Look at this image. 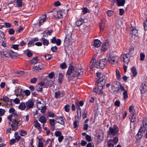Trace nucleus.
<instances>
[{
	"mask_svg": "<svg viewBox=\"0 0 147 147\" xmlns=\"http://www.w3.org/2000/svg\"><path fill=\"white\" fill-rule=\"evenodd\" d=\"M96 85H100L104 86L107 79V77L100 72L98 71L96 73Z\"/></svg>",
	"mask_w": 147,
	"mask_h": 147,
	"instance_id": "f257e3e1",
	"label": "nucleus"
},
{
	"mask_svg": "<svg viewBox=\"0 0 147 147\" xmlns=\"http://www.w3.org/2000/svg\"><path fill=\"white\" fill-rule=\"evenodd\" d=\"M118 57L112 53L110 54L108 56L107 60L109 63L111 64L115 65L118 61Z\"/></svg>",
	"mask_w": 147,
	"mask_h": 147,
	"instance_id": "f03ea898",
	"label": "nucleus"
},
{
	"mask_svg": "<svg viewBox=\"0 0 147 147\" xmlns=\"http://www.w3.org/2000/svg\"><path fill=\"white\" fill-rule=\"evenodd\" d=\"M72 32V29L69 28L67 30L66 36L64 40V44L66 45L69 44L70 41L71 39V35Z\"/></svg>",
	"mask_w": 147,
	"mask_h": 147,
	"instance_id": "7ed1b4c3",
	"label": "nucleus"
},
{
	"mask_svg": "<svg viewBox=\"0 0 147 147\" xmlns=\"http://www.w3.org/2000/svg\"><path fill=\"white\" fill-rule=\"evenodd\" d=\"M119 133V128L115 125L113 127H110L108 131V134L109 135H112L113 136L116 135Z\"/></svg>",
	"mask_w": 147,
	"mask_h": 147,
	"instance_id": "20e7f679",
	"label": "nucleus"
},
{
	"mask_svg": "<svg viewBox=\"0 0 147 147\" xmlns=\"http://www.w3.org/2000/svg\"><path fill=\"white\" fill-rule=\"evenodd\" d=\"M65 12H66V11L64 9L60 10L58 11H55L54 12L53 15L56 18H61L63 16H65Z\"/></svg>",
	"mask_w": 147,
	"mask_h": 147,
	"instance_id": "39448f33",
	"label": "nucleus"
},
{
	"mask_svg": "<svg viewBox=\"0 0 147 147\" xmlns=\"http://www.w3.org/2000/svg\"><path fill=\"white\" fill-rule=\"evenodd\" d=\"M36 105L37 107L39 110H41L42 113H44L45 112L46 107L41 101H37Z\"/></svg>",
	"mask_w": 147,
	"mask_h": 147,
	"instance_id": "423d86ee",
	"label": "nucleus"
},
{
	"mask_svg": "<svg viewBox=\"0 0 147 147\" xmlns=\"http://www.w3.org/2000/svg\"><path fill=\"white\" fill-rule=\"evenodd\" d=\"M0 56L3 58L10 57V55L9 53V50L6 49L3 51L1 49L0 47Z\"/></svg>",
	"mask_w": 147,
	"mask_h": 147,
	"instance_id": "0eeeda50",
	"label": "nucleus"
},
{
	"mask_svg": "<svg viewBox=\"0 0 147 147\" xmlns=\"http://www.w3.org/2000/svg\"><path fill=\"white\" fill-rule=\"evenodd\" d=\"M130 56L128 54H125L122 55L121 56V59L123 62L127 64L128 63L130 59Z\"/></svg>",
	"mask_w": 147,
	"mask_h": 147,
	"instance_id": "6e6552de",
	"label": "nucleus"
},
{
	"mask_svg": "<svg viewBox=\"0 0 147 147\" xmlns=\"http://www.w3.org/2000/svg\"><path fill=\"white\" fill-rule=\"evenodd\" d=\"M84 69H83L76 68L75 69V72L74 73V77L78 76L79 77L82 75L83 74Z\"/></svg>",
	"mask_w": 147,
	"mask_h": 147,
	"instance_id": "1a4fd4ad",
	"label": "nucleus"
},
{
	"mask_svg": "<svg viewBox=\"0 0 147 147\" xmlns=\"http://www.w3.org/2000/svg\"><path fill=\"white\" fill-rule=\"evenodd\" d=\"M97 63L98 66V67L103 68L107 64V61L105 59L100 60L99 61L97 62Z\"/></svg>",
	"mask_w": 147,
	"mask_h": 147,
	"instance_id": "9d476101",
	"label": "nucleus"
},
{
	"mask_svg": "<svg viewBox=\"0 0 147 147\" xmlns=\"http://www.w3.org/2000/svg\"><path fill=\"white\" fill-rule=\"evenodd\" d=\"M145 129L144 127H141L139 129V131L136 136V138L137 140H139L141 139L142 137L143 133L142 131L144 132L145 131Z\"/></svg>",
	"mask_w": 147,
	"mask_h": 147,
	"instance_id": "9b49d317",
	"label": "nucleus"
},
{
	"mask_svg": "<svg viewBox=\"0 0 147 147\" xmlns=\"http://www.w3.org/2000/svg\"><path fill=\"white\" fill-rule=\"evenodd\" d=\"M19 122L16 119H13L12 123L11 125L12 130L15 131L16 130L18 127Z\"/></svg>",
	"mask_w": 147,
	"mask_h": 147,
	"instance_id": "f8f14e48",
	"label": "nucleus"
},
{
	"mask_svg": "<svg viewBox=\"0 0 147 147\" xmlns=\"http://www.w3.org/2000/svg\"><path fill=\"white\" fill-rule=\"evenodd\" d=\"M98 86L97 88H95L94 89V91L96 93L100 94L103 93L102 89L104 86H102L100 85H96Z\"/></svg>",
	"mask_w": 147,
	"mask_h": 147,
	"instance_id": "ddd939ff",
	"label": "nucleus"
},
{
	"mask_svg": "<svg viewBox=\"0 0 147 147\" xmlns=\"http://www.w3.org/2000/svg\"><path fill=\"white\" fill-rule=\"evenodd\" d=\"M76 68H75L72 65L70 66L68 68V69L67 71L66 75H69L71 73L73 74V76H74V73L75 72V69Z\"/></svg>",
	"mask_w": 147,
	"mask_h": 147,
	"instance_id": "4468645a",
	"label": "nucleus"
},
{
	"mask_svg": "<svg viewBox=\"0 0 147 147\" xmlns=\"http://www.w3.org/2000/svg\"><path fill=\"white\" fill-rule=\"evenodd\" d=\"M15 93L17 96L18 95H23V91L18 87L16 88L15 90Z\"/></svg>",
	"mask_w": 147,
	"mask_h": 147,
	"instance_id": "2eb2a0df",
	"label": "nucleus"
},
{
	"mask_svg": "<svg viewBox=\"0 0 147 147\" xmlns=\"http://www.w3.org/2000/svg\"><path fill=\"white\" fill-rule=\"evenodd\" d=\"M109 40H106L103 44L101 48L102 51L104 52L106 51L109 47Z\"/></svg>",
	"mask_w": 147,
	"mask_h": 147,
	"instance_id": "dca6fc26",
	"label": "nucleus"
},
{
	"mask_svg": "<svg viewBox=\"0 0 147 147\" xmlns=\"http://www.w3.org/2000/svg\"><path fill=\"white\" fill-rule=\"evenodd\" d=\"M147 83L144 82L142 83L140 90L142 94L144 93L147 90Z\"/></svg>",
	"mask_w": 147,
	"mask_h": 147,
	"instance_id": "f3484780",
	"label": "nucleus"
},
{
	"mask_svg": "<svg viewBox=\"0 0 147 147\" xmlns=\"http://www.w3.org/2000/svg\"><path fill=\"white\" fill-rule=\"evenodd\" d=\"M26 109L28 110L33 107L34 102L31 100H29L26 102Z\"/></svg>",
	"mask_w": 147,
	"mask_h": 147,
	"instance_id": "a211bd4d",
	"label": "nucleus"
},
{
	"mask_svg": "<svg viewBox=\"0 0 147 147\" xmlns=\"http://www.w3.org/2000/svg\"><path fill=\"white\" fill-rule=\"evenodd\" d=\"M46 14H44L39 19V25L40 26L42 25L46 19Z\"/></svg>",
	"mask_w": 147,
	"mask_h": 147,
	"instance_id": "6ab92c4d",
	"label": "nucleus"
},
{
	"mask_svg": "<svg viewBox=\"0 0 147 147\" xmlns=\"http://www.w3.org/2000/svg\"><path fill=\"white\" fill-rule=\"evenodd\" d=\"M95 59L94 58L92 59L90 61V67L91 68H92L94 67L97 68H98V66L97 64V62L96 63H95Z\"/></svg>",
	"mask_w": 147,
	"mask_h": 147,
	"instance_id": "aec40b11",
	"label": "nucleus"
},
{
	"mask_svg": "<svg viewBox=\"0 0 147 147\" xmlns=\"http://www.w3.org/2000/svg\"><path fill=\"white\" fill-rule=\"evenodd\" d=\"M44 68V65L42 64L36 65V66L33 67L32 68L34 71L36 70H39L42 69Z\"/></svg>",
	"mask_w": 147,
	"mask_h": 147,
	"instance_id": "412c9836",
	"label": "nucleus"
},
{
	"mask_svg": "<svg viewBox=\"0 0 147 147\" xmlns=\"http://www.w3.org/2000/svg\"><path fill=\"white\" fill-rule=\"evenodd\" d=\"M132 30V36H138V33L137 30L135 29V27H132L131 28Z\"/></svg>",
	"mask_w": 147,
	"mask_h": 147,
	"instance_id": "4be33fe9",
	"label": "nucleus"
},
{
	"mask_svg": "<svg viewBox=\"0 0 147 147\" xmlns=\"http://www.w3.org/2000/svg\"><path fill=\"white\" fill-rule=\"evenodd\" d=\"M26 104L24 102H21L19 106L18 107L19 109L21 110H25V108H26Z\"/></svg>",
	"mask_w": 147,
	"mask_h": 147,
	"instance_id": "5701e85b",
	"label": "nucleus"
},
{
	"mask_svg": "<svg viewBox=\"0 0 147 147\" xmlns=\"http://www.w3.org/2000/svg\"><path fill=\"white\" fill-rule=\"evenodd\" d=\"M101 44L100 41L96 39L94 40V46L95 47H99Z\"/></svg>",
	"mask_w": 147,
	"mask_h": 147,
	"instance_id": "b1692460",
	"label": "nucleus"
},
{
	"mask_svg": "<svg viewBox=\"0 0 147 147\" xmlns=\"http://www.w3.org/2000/svg\"><path fill=\"white\" fill-rule=\"evenodd\" d=\"M84 22V20L82 18H80L76 22V25L78 26H79L82 25Z\"/></svg>",
	"mask_w": 147,
	"mask_h": 147,
	"instance_id": "393cba45",
	"label": "nucleus"
},
{
	"mask_svg": "<svg viewBox=\"0 0 147 147\" xmlns=\"http://www.w3.org/2000/svg\"><path fill=\"white\" fill-rule=\"evenodd\" d=\"M121 84L118 82L115 81L113 83V87L115 88L116 89L115 90L114 89V91H116L118 89V88H119L120 86V85H121Z\"/></svg>",
	"mask_w": 147,
	"mask_h": 147,
	"instance_id": "a878e982",
	"label": "nucleus"
},
{
	"mask_svg": "<svg viewBox=\"0 0 147 147\" xmlns=\"http://www.w3.org/2000/svg\"><path fill=\"white\" fill-rule=\"evenodd\" d=\"M39 121L42 123H45L47 122V119L45 117L41 116L39 117Z\"/></svg>",
	"mask_w": 147,
	"mask_h": 147,
	"instance_id": "bb28decb",
	"label": "nucleus"
},
{
	"mask_svg": "<svg viewBox=\"0 0 147 147\" xmlns=\"http://www.w3.org/2000/svg\"><path fill=\"white\" fill-rule=\"evenodd\" d=\"M57 119L60 120V121H58L57 122L60 124L63 125L65 123L64 119L61 116H57L56 117Z\"/></svg>",
	"mask_w": 147,
	"mask_h": 147,
	"instance_id": "cd10ccee",
	"label": "nucleus"
},
{
	"mask_svg": "<svg viewBox=\"0 0 147 147\" xmlns=\"http://www.w3.org/2000/svg\"><path fill=\"white\" fill-rule=\"evenodd\" d=\"M131 117L130 118L131 121L132 122H134L136 121V113L131 114Z\"/></svg>",
	"mask_w": 147,
	"mask_h": 147,
	"instance_id": "c85d7f7f",
	"label": "nucleus"
},
{
	"mask_svg": "<svg viewBox=\"0 0 147 147\" xmlns=\"http://www.w3.org/2000/svg\"><path fill=\"white\" fill-rule=\"evenodd\" d=\"M131 72L133 74V76L135 77L137 74V72L136 69L134 67H133L131 69Z\"/></svg>",
	"mask_w": 147,
	"mask_h": 147,
	"instance_id": "c756f323",
	"label": "nucleus"
},
{
	"mask_svg": "<svg viewBox=\"0 0 147 147\" xmlns=\"http://www.w3.org/2000/svg\"><path fill=\"white\" fill-rule=\"evenodd\" d=\"M30 63L32 64H36L38 61V58L37 57H34L33 59L30 61Z\"/></svg>",
	"mask_w": 147,
	"mask_h": 147,
	"instance_id": "7c9ffc66",
	"label": "nucleus"
},
{
	"mask_svg": "<svg viewBox=\"0 0 147 147\" xmlns=\"http://www.w3.org/2000/svg\"><path fill=\"white\" fill-rule=\"evenodd\" d=\"M35 124L34 126L36 128L38 129L39 130L41 129V126L40 124L38 122L37 120H36L35 121Z\"/></svg>",
	"mask_w": 147,
	"mask_h": 147,
	"instance_id": "2f4dec72",
	"label": "nucleus"
},
{
	"mask_svg": "<svg viewBox=\"0 0 147 147\" xmlns=\"http://www.w3.org/2000/svg\"><path fill=\"white\" fill-rule=\"evenodd\" d=\"M19 134L21 136H24L27 135V131L23 129L20 130L19 131Z\"/></svg>",
	"mask_w": 147,
	"mask_h": 147,
	"instance_id": "473e14b6",
	"label": "nucleus"
},
{
	"mask_svg": "<svg viewBox=\"0 0 147 147\" xmlns=\"http://www.w3.org/2000/svg\"><path fill=\"white\" fill-rule=\"evenodd\" d=\"M41 40L42 41L43 45L47 46L49 44V40L45 38H42Z\"/></svg>",
	"mask_w": 147,
	"mask_h": 147,
	"instance_id": "72a5a7b5",
	"label": "nucleus"
},
{
	"mask_svg": "<svg viewBox=\"0 0 147 147\" xmlns=\"http://www.w3.org/2000/svg\"><path fill=\"white\" fill-rule=\"evenodd\" d=\"M74 127V128L77 129L79 126V122L75 118V121L73 123Z\"/></svg>",
	"mask_w": 147,
	"mask_h": 147,
	"instance_id": "f704fd0d",
	"label": "nucleus"
},
{
	"mask_svg": "<svg viewBox=\"0 0 147 147\" xmlns=\"http://www.w3.org/2000/svg\"><path fill=\"white\" fill-rule=\"evenodd\" d=\"M129 111L130 113V114L136 113L134 107L132 106H130L129 107Z\"/></svg>",
	"mask_w": 147,
	"mask_h": 147,
	"instance_id": "c9c22d12",
	"label": "nucleus"
},
{
	"mask_svg": "<svg viewBox=\"0 0 147 147\" xmlns=\"http://www.w3.org/2000/svg\"><path fill=\"white\" fill-rule=\"evenodd\" d=\"M110 142H113L115 144H117L118 141V138L117 137H115L113 139L109 140Z\"/></svg>",
	"mask_w": 147,
	"mask_h": 147,
	"instance_id": "e433bc0d",
	"label": "nucleus"
},
{
	"mask_svg": "<svg viewBox=\"0 0 147 147\" xmlns=\"http://www.w3.org/2000/svg\"><path fill=\"white\" fill-rule=\"evenodd\" d=\"M116 74L117 79L119 80H120L121 79V77L120 73L117 69H116Z\"/></svg>",
	"mask_w": 147,
	"mask_h": 147,
	"instance_id": "4c0bfd02",
	"label": "nucleus"
},
{
	"mask_svg": "<svg viewBox=\"0 0 147 147\" xmlns=\"http://www.w3.org/2000/svg\"><path fill=\"white\" fill-rule=\"evenodd\" d=\"M105 21L104 22L102 21L101 23L100 24V31H102L105 27Z\"/></svg>",
	"mask_w": 147,
	"mask_h": 147,
	"instance_id": "58836bf2",
	"label": "nucleus"
},
{
	"mask_svg": "<svg viewBox=\"0 0 147 147\" xmlns=\"http://www.w3.org/2000/svg\"><path fill=\"white\" fill-rule=\"evenodd\" d=\"M14 137L15 139L17 141L19 140L20 138V136L19 135L18 132H15L14 133Z\"/></svg>",
	"mask_w": 147,
	"mask_h": 147,
	"instance_id": "ea45409f",
	"label": "nucleus"
},
{
	"mask_svg": "<svg viewBox=\"0 0 147 147\" xmlns=\"http://www.w3.org/2000/svg\"><path fill=\"white\" fill-rule=\"evenodd\" d=\"M24 72L23 71H16L15 72L16 74L18 76H22L24 74Z\"/></svg>",
	"mask_w": 147,
	"mask_h": 147,
	"instance_id": "a19ab883",
	"label": "nucleus"
},
{
	"mask_svg": "<svg viewBox=\"0 0 147 147\" xmlns=\"http://www.w3.org/2000/svg\"><path fill=\"white\" fill-rule=\"evenodd\" d=\"M9 53L10 55V57H12L16 55V53L12 50H9Z\"/></svg>",
	"mask_w": 147,
	"mask_h": 147,
	"instance_id": "79ce46f5",
	"label": "nucleus"
},
{
	"mask_svg": "<svg viewBox=\"0 0 147 147\" xmlns=\"http://www.w3.org/2000/svg\"><path fill=\"white\" fill-rule=\"evenodd\" d=\"M26 52H27V55L28 57H30L32 56V54L30 51L29 49H27L24 51V52L26 53Z\"/></svg>",
	"mask_w": 147,
	"mask_h": 147,
	"instance_id": "37998d69",
	"label": "nucleus"
},
{
	"mask_svg": "<svg viewBox=\"0 0 147 147\" xmlns=\"http://www.w3.org/2000/svg\"><path fill=\"white\" fill-rule=\"evenodd\" d=\"M49 123L51 126L54 127L55 125V120L53 119H51L49 120Z\"/></svg>",
	"mask_w": 147,
	"mask_h": 147,
	"instance_id": "c03bdc74",
	"label": "nucleus"
},
{
	"mask_svg": "<svg viewBox=\"0 0 147 147\" xmlns=\"http://www.w3.org/2000/svg\"><path fill=\"white\" fill-rule=\"evenodd\" d=\"M120 90V91H123V92H125L126 90L124 88V87L121 84L120 85V86L119 88H118V89L117 90V91H118Z\"/></svg>",
	"mask_w": 147,
	"mask_h": 147,
	"instance_id": "a18cd8bd",
	"label": "nucleus"
},
{
	"mask_svg": "<svg viewBox=\"0 0 147 147\" xmlns=\"http://www.w3.org/2000/svg\"><path fill=\"white\" fill-rule=\"evenodd\" d=\"M63 75L61 73H59V77L58 80L60 83H61L62 80H63Z\"/></svg>",
	"mask_w": 147,
	"mask_h": 147,
	"instance_id": "49530a36",
	"label": "nucleus"
},
{
	"mask_svg": "<svg viewBox=\"0 0 147 147\" xmlns=\"http://www.w3.org/2000/svg\"><path fill=\"white\" fill-rule=\"evenodd\" d=\"M67 66L65 62L61 63L60 65V67L62 69H65L67 68Z\"/></svg>",
	"mask_w": 147,
	"mask_h": 147,
	"instance_id": "de8ad7c7",
	"label": "nucleus"
},
{
	"mask_svg": "<svg viewBox=\"0 0 147 147\" xmlns=\"http://www.w3.org/2000/svg\"><path fill=\"white\" fill-rule=\"evenodd\" d=\"M22 4V0H17L16 5L18 7L21 6Z\"/></svg>",
	"mask_w": 147,
	"mask_h": 147,
	"instance_id": "09e8293b",
	"label": "nucleus"
},
{
	"mask_svg": "<svg viewBox=\"0 0 147 147\" xmlns=\"http://www.w3.org/2000/svg\"><path fill=\"white\" fill-rule=\"evenodd\" d=\"M123 94L124 99H126L128 98V96L127 91H126L125 92H123Z\"/></svg>",
	"mask_w": 147,
	"mask_h": 147,
	"instance_id": "8fccbe9b",
	"label": "nucleus"
},
{
	"mask_svg": "<svg viewBox=\"0 0 147 147\" xmlns=\"http://www.w3.org/2000/svg\"><path fill=\"white\" fill-rule=\"evenodd\" d=\"M11 24L9 22H5L4 23V25L3 26V27H5L6 28L11 27Z\"/></svg>",
	"mask_w": 147,
	"mask_h": 147,
	"instance_id": "3c124183",
	"label": "nucleus"
},
{
	"mask_svg": "<svg viewBox=\"0 0 147 147\" xmlns=\"http://www.w3.org/2000/svg\"><path fill=\"white\" fill-rule=\"evenodd\" d=\"M89 12V10L86 7H84L82 9V12L83 14H85Z\"/></svg>",
	"mask_w": 147,
	"mask_h": 147,
	"instance_id": "603ef678",
	"label": "nucleus"
},
{
	"mask_svg": "<svg viewBox=\"0 0 147 147\" xmlns=\"http://www.w3.org/2000/svg\"><path fill=\"white\" fill-rule=\"evenodd\" d=\"M19 45L17 44H13L12 45L11 47L15 50H18Z\"/></svg>",
	"mask_w": 147,
	"mask_h": 147,
	"instance_id": "864d4df0",
	"label": "nucleus"
},
{
	"mask_svg": "<svg viewBox=\"0 0 147 147\" xmlns=\"http://www.w3.org/2000/svg\"><path fill=\"white\" fill-rule=\"evenodd\" d=\"M107 13L109 16H111L113 14V12L112 10H109L107 11Z\"/></svg>",
	"mask_w": 147,
	"mask_h": 147,
	"instance_id": "5fc2aeb1",
	"label": "nucleus"
},
{
	"mask_svg": "<svg viewBox=\"0 0 147 147\" xmlns=\"http://www.w3.org/2000/svg\"><path fill=\"white\" fill-rule=\"evenodd\" d=\"M5 34L2 31H0V39H4Z\"/></svg>",
	"mask_w": 147,
	"mask_h": 147,
	"instance_id": "6e6d98bb",
	"label": "nucleus"
},
{
	"mask_svg": "<svg viewBox=\"0 0 147 147\" xmlns=\"http://www.w3.org/2000/svg\"><path fill=\"white\" fill-rule=\"evenodd\" d=\"M65 110L67 112H69V106L68 105H66L64 107Z\"/></svg>",
	"mask_w": 147,
	"mask_h": 147,
	"instance_id": "4d7b16f0",
	"label": "nucleus"
},
{
	"mask_svg": "<svg viewBox=\"0 0 147 147\" xmlns=\"http://www.w3.org/2000/svg\"><path fill=\"white\" fill-rule=\"evenodd\" d=\"M2 46L4 47H7L8 46L7 44L6 43V42L5 41H3L1 44Z\"/></svg>",
	"mask_w": 147,
	"mask_h": 147,
	"instance_id": "13d9d810",
	"label": "nucleus"
},
{
	"mask_svg": "<svg viewBox=\"0 0 147 147\" xmlns=\"http://www.w3.org/2000/svg\"><path fill=\"white\" fill-rule=\"evenodd\" d=\"M52 57L51 55L46 54L45 55V57L47 60H49Z\"/></svg>",
	"mask_w": 147,
	"mask_h": 147,
	"instance_id": "bf43d9fd",
	"label": "nucleus"
},
{
	"mask_svg": "<svg viewBox=\"0 0 147 147\" xmlns=\"http://www.w3.org/2000/svg\"><path fill=\"white\" fill-rule=\"evenodd\" d=\"M55 134L56 136L58 137L62 135L61 133L59 131H56V132H55Z\"/></svg>",
	"mask_w": 147,
	"mask_h": 147,
	"instance_id": "052dcab7",
	"label": "nucleus"
},
{
	"mask_svg": "<svg viewBox=\"0 0 147 147\" xmlns=\"http://www.w3.org/2000/svg\"><path fill=\"white\" fill-rule=\"evenodd\" d=\"M14 30L12 28H10L8 30V33L10 34H13L14 33Z\"/></svg>",
	"mask_w": 147,
	"mask_h": 147,
	"instance_id": "680f3d73",
	"label": "nucleus"
},
{
	"mask_svg": "<svg viewBox=\"0 0 147 147\" xmlns=\"http://www.w3.org/2000/svg\"><path fill=\"white\" fill-rule=\"evenodd\" d=\"M145 57L144 54L143 53H142L140 54V60L141 61H143L144 60Z\"/></svg>",
	"mask_w": 147,
	"mask_h": 147,
	"instance_id": "e2e57ef3",
	"label": "nucleus"
},
{
	"mask_svg": "<svg viewBox=\"0 0 147 147\" xmlns=\"http://www.w3.org/2000/svg\"><path fill=\"white\" fill-rule=\"evenodd\" d=\"M37 81V78H33L31 79L30 80V82L32 83H35Z\"/></svg>",
	"mask_w": 147,
	"mask_h": 147,
	"instance_id": "0e129e2a",
	"label": "nucleus"
},
{
	"mask_svg": "<svg viewBox=\"0 0 147 147\" xmlns=\"http://www.w3.org/2000/svg\"><path fill=\"white\" fill-rule=\"evenodd\" d=\"M34 42L33 40H32L29 41L28 44V47H30L32 46V45H34Z\"/></svg>",
	"mask_w": 147,
	"mask_h": 147,
	"instance_id": "69168bd1",
	"label": "nucleus"
},
{
	"mask_svg": "<svg viewBox=\"0 0 147 147\" xmlns=\"http://www.w3.org/2000/svg\"><path fill=\"white\" fill-rule=\"evenodd\" d=\"M87 111L86 110H84L83 112L82 117L83 118H85L86 117Z\"/></svg>",
	"mask_w": 147,
	"mask_h": 147,
	"instance_id": "338daca9",
	"label": "nucleus"
},
{
	"mask_svg": "<svg viewBox=\"0 0 147 147\" xmlns=\"http://www.w3.org/2000/svg\"><path fill=\"white\" fill-rule=\"evenodd\" d=\"M36 90L38 91H42V87L38 85L37 86L36 88Z\"/></svg>",
	"mask_w": 147,
	"mask_h": 147,
	"instance_id": "774afa93",
	"label": "nucleus"
}]
</instances>
